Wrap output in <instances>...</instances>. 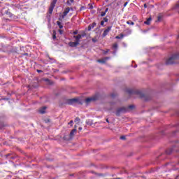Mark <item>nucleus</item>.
<instances>
[{"label": "nucleus", "mask_w": 179, "mask_h": 179, "mask_svg": "<svg viewBox=\"0 0 179 179\" xmlns=\"http://www.w3.org/2000/svg\"><path fill=\"white\" fill-rule=\"evenodd\" d=\"M37 72H38V73H40L43 72V71H41V70H37Z\"/></svg>", "instance_id": "58836bf2"}, {"label": "nucleus", "mask_w": 179, "mask_h": 179, "mask_svg": "<svg viewBox=\"0 0 179 179\" xmlns=\"http://www.w3.org/2000/svg\"><path fill=\"white\" fill-rule=\"evenodd\" d=\"M104 12H105V13H108V8H106Z\"/></svg>", "instance_id": "72a5a7b5"}, {"label": "nucleus", "mask_w": 179, "mask_h": 179, "mask_svg": "<svg viewBox=\"0 0 179 179\" xmlns=\"http://www.w3.org/2000/svg\"><path fill=\"white\" fill-rule=\"evenodd\" d=\"M88 30L89 31L92 30V27L90 25L88 27Z\"/></svg>", "instance_id": "e433bc0d"}, {"label": "nucleus", "mask_w": 179, "mask_h": 179, "mask_svg": "<svg viewBox=\"0 0 179 179\" xmlns=\"http://www.w3.org/2000/svg\"><path fill=\"white\" fill-rule=\"evenodd\" d=\"M106 122H110V121H108V119H106Z\"/></svg>", "instance_id": "79ce46f5"}, {"label": "nucleus", "mask_w": 179, "mask_h": 179, "mask_svg": "<svg viewBox=\"0 0 179 179\" xmlns=\"http://www.w3.org/2000/svg\"><path fill=\"white\" fill-rule=\"evenodd\" d=\"M144 8H148V5L146 3L144 4Z\"/></svg>", "instance_id": "ea45409f"}, {"label": "nucleus", "mask_w": 179, "mask_h": 179, "mask_svg": "<svg viewBox=\"0 0 179 179\" xmlns=\"http://www.w3.org/2000/svg\"><path fill=\"white\" fill-rule=\"evenodd\" d=\"M6 13L8 15L9 17H12V14L9 12H6Z\"/></svg>", "instance_id": "5701e85b"}, {"label": "nucleus", "mask_w": 179, "mask_h": 179, "mask_svg": "<svg viewBox=\"0 0 179 179\" xmlns=\"http://www.w3.org/2000/svg\"><path fill=\"white\" fill-rule=\"evenodd\" d=\"M162 19H163V16L159 15V16L157 17V20L156 22H162Z\"/></svg>", "instance_id": "a211bd4d"}, {"label": "nucleus", "mask_w": 179, "mask_h": 179, "mask_svg": "<svg viewBox=\"0 0 179 179\" xmlns=\"http://www.w3.org/2000/svg\"><path fill=\"white\" fill-rule=\"evenodd\" d=\"M126 92L129 94H136V96H138L141 99H143V97H145V94L142 93V92L139 90H127Z\"/></svg>", "instance_id": "20e7f679"}, {"label": "nucleus", "mask_w": 179, "mask_h": 179, "mask_svg": "<svg viewBox=\"0 0 179 179\" xmlns=\"http://www.w3.org/2000/svg\"><path fill=\"white\" fill-rule=\"evenodd\" d=\"M96 100H99V96H97V95H94L92 97L87 98L85 99V103L89 104V103H92V101H96Z\"/></svg>", "instance_id": "39448f33"}, {"label": "nucleus", "mask_w": 179, "mask_h": 179, "mask_svg": "<svg viewBox=\"0 0 179 179\" xmlns=\"http://www.w3.org/2000/svg\"><path fill=\"white\" fill-rule=\"evenodd\" d=\"M178 38H179V36H178Z\"/></svg>", "instance_id": "c03bdc74"}, {"label": "nucleus", "mask_w": 179, "mask_h": 179, "mask_svg": "<svg viewBox=\"0 0 179 179\" xmlns=\"http://www.w3.org/2000/svg\"><path fill=\"white\" fill-rule=\"evenodd\" d=\"M150 20H152L151 17L148 18V20L144 22L145 24H150Z\"/></svg>", "instance_id": "2eb2a0df"}, {"label": "nucleus", "mask_w": 179, "mask_h": 179, "mask_svg": "<svg viewBox=\"0 0 179 179\" xmlns=\"http://www.w3.org/2000/svg\"><path fill=\"white\" fill-rule=\"evenodd\" d=\"M92 41H93V43H96V42L97 41V39H96V38H92Z\"/></svg>", "instance_id": "2f4dec72"}, {"label": "nucleus", "mask_w": 179, "mask_h": 179, "mask_svg": "<svg viewBox=\"0 0 179 179\" xmlns=\"http://www.w3.org/2000/svg\"><path fill=\"white\" fill-rule=\"evenodd\" d=\"M120 139H122V140H125V136H120Z\"/></svg>", "instance_id": "c85d7f7f"}, {"label": "nucleus", "mask_w": 179, "mask_h": 179, "mask_svg": "<svg viewBox=\"0 0 179 179\" xmlns=\"http://www.w3.org/2000/svg\"><path fill=\"white\" fill-rule=\"evenodd\" d=\"M111 29H113L112 26L107 27V29L103 31L102 37H106L111 31Z\"/></svg>", "instance_id": "6e6552de"}, {"label": "nucleus", "mask_w": 179, "mask_h": 179, "mask_svg": "<svg viewBox=\"0 0 179 179\" xmlns=\"http://www.w3.org/2000/svg\"><path fill=\"white\" fill-rule=\"evenodd\" d=\"M107 59H108V57H105L104 59H98L97 62H99V64H106Z\"/></svg>", "instance_id": "9d476101"}, {"label": "nucleus", "mask_w": 179, "mask_h": 179, "mask_svg": "<svg viewBox=\"0 0 179 179\" xmlns=\"http://www.w3.org/2000/svg\"><path fill=\"white\" fill-rule=\"evenodd\" d=\"M79 131H82V127L78 128Z\"/></svg>", "instance_id": "a19ab883"}, {"label": "nucleus", "mask_w": 179, "mask_h": 179, "mask_svg": "<svg viewBox=\"0 0 179 179\" xmlns=\"http://www.w3.org/2000/svg\"><path fill=\"white\" fill-rule=\"evenodd\" d=\"M96 22H93L91 25H90V27H92V29H94V27H96Z\"/></svg>", "instance_id": "aec40b11"}, {"label": "nucleus", "mask_w": 179, "mask_h": 179, "mask_svg": "<svg viewBox=\"0 0 179 179\" xmlns=\"http://www.w3.org/2000/svg\"><path fill=\"white\" fill-rule=\"evenodd\" d=\"M103 22H108V17H103Z\"/></svg>", "instance_id": "393cba45"}, {"label": "nucleus", "mask_w": 179, "mask_h": 179, "mask_svg": "<svg viewBox=\"0 0 179 179\" xmlns=\"http://www.w3.org/2000/svg\"><path fill=\"white\" fill-rule=\"evenodd\" d=\"M58 0H52V1L50 3V6L49 8V13L51 15L52 13V11L54 10V8H55V5L57 4V1Z\"/></svg>", "instance_id": "0eeeda50"}, {"label": "nucleus", "mask_w": 179, "mask_h": 179, "mask_svg": "<svg viewBox=\"0 0 179 179\" xmlns=\"http://www.w3.org/2000/svg\"><path fill=\"white\" fill-rule=\"evenodd\" d=\"M71 10V8L69 7H67L62 15V19H64V17H65V16H66V15H68L69 13V11Z\"/></svg>", "instance_id": "1a4fd4ad"}, {"label": "nucleus", "mask_w": 179, "mask_h": 179, "mask_svg": "<svg viewBox=\"0 0 179 179\" xmlns=\"http://www.w3.org/2000/svg\"><path fill=\"white\" fill-rule=\"evenodd\" d=\"M59 33L60 34H62V29H59Z\"/></svg>", "instance_id": "4c0bfd02"}, {"label": "nucleus", "mask_w": 179, "mask_h": 179, "mask_svg": "<svg viewBox=\"0 0 179 179\" xmlns=\"http://www.w3.org/2000/svg\"><path fill=\"white\" fill-rule=\"evenodd\" d=\"M57 26H59V29H63L64 26L62 25V24L61 23V22L57 21Z\"/></svg>", "instance_id": "4468645a"}, {"label": "nucleus", "mask_w": 179, "mask_h": 179, "mask_svg": "<svg viewBox=\"0 0 179 179\" xmlns=\"http://www.w3.org/2000/svg\"><path fill=\"white\" fill-rule=\"evenodd\" d=\"M176 152H179L178 150H176Z\"/></svg>", "instance_id": "37998d69"}, {"label": "nucleus", "mask_w": 179, "mask_h": 179, "mask_svg": "<svg viewBox=\"0 0 179 179\" xmlns=\"http://www.w3.org/2000/svg\"><path fill=\"white\" fill-rule=\"evenodd\" d=\"M76 133V129L71 130L69 134L70 139H72V138H73Z\"/></svg>", "instance_id": "9b49d317"}, {"label": "nucleus", "mask_w": 179, "mask_h": 179, "mask_svg": "<svg viewBox=\"0 0 179 179\" xmlns=\"http://www.w3.org/2000/svg\"><path fill=\"white\" fill-rule=\"evenodd\" d=\"M110 51V50H106V51H103V54H107L108 52Z\"/></svg>", "instance_id": "cd10ccee"}, {"label": "nucleus", "mask_w": 179, "mask_h": 179, "mask_svg": "<svg viewBox=\"0 0 179 179\" xmlns=\"http://www.w3.org/2000/svg\"><path fill=\"white\" fill-rule=\"evenodd\" d=\"M72 124H73V120H71V121L69 122V125H71V127H72Z\"/></svg>", "instance_id": "a878e982"}, {"label": "nucleus", "mask_w": 179, "mask_h": 179, "mask_svg": "<svg viewBox=\"0 0 179 179\" xmlns=\"http://www.w3.org/2000/svg\"><path fill=\"white\" fill-rule=\"evenodd\" d=\"M75 122H80V118L76 117L74 120Z\"/></svg>", "instance_id": "4be33fe9"}, {"label": "nucleus", "mask_w": 179, "mask_h": 179, "mask_svg": "<svg viewBox=\"0 0 179 179\" xmlns=\"http://www.w3.org/2000/svg\"><path fill=\"white\" fill-rule=\"evenodd\" d=\"M73 34H74V36H76V34H78V31H74L73 32Z\"/></svg>", "instance_id": "bb28decb"}, {"label": "nucleus", "mask_w": 179, "mask_h": 179, "mask_svg": "<svg viewBox=\"0 0 179 179\" xmlns=\"http://www.w3.org/2000/svg\"><path fill=\"white\" fill-rule=\"evenodd\" d=\"M45 110H47V108L45 106H43L41 109H39L38 112L40 113V114H45Z\"/></svg>", "instance_id": "f8f14e48"}, {"label": "nucleus", "mask_w": 179, "mask_h": 179, "mask_svg": "<svg viewBox=\"0 0 179 179\" xmlns=\"http://www.w3.org/2000/svg\"><path fill=\"white\" fill-rule=\"evenodd\" d=\"M70 1V3H69ZM69 1L67 2V3H73V0H69Z\"/></svg>", "instance_id": "7c9ffc66"}, {"label": "nucleus", "mask_w": 179, "mask_h": 179, "mask_svg": "<svg viewBox=\"0 0 179 179\" xmlns=\"http://www.w3.org/2000/svg\"><path fill=\"white\" fill-rule=\"evenodd\" d=\"M128 5V2H125L124 4V6L125 8V6H127Z\"/></svg>", "instance_id": "c9c22d12"}, {"label": "nucleus", "mask_w": 179, "mask_h": 179, "mask_svg": "<svg viewBox=\"0 0 179 179\" xmlns=\"http://www.w3.org/2000/svg\"><path fill=\"white\" fill-rule=\"evenodd\" d=\"M174 150V148H169L166 150V155H171L173 153V151Z\"/></svg>", "instance_id": "ddd939ff"}, {"label": "nucleus", "mask_w": 179, "mask_h": 179, "mask_svg": "<svg viewBox=\"0 0 179 179\" xmlns=\"http://www.w3.org/2000/svg\"><path fill=\"white\" fill-rule=\"evenodd\" d=\"M52 38L53 40H55L57 38V32L54 30L52 33Z\"/></svg>", "instance_id": "dca6fc26"}, {"label": "nucleus", "mask_w": 179, "mask_h": 179, "mask_svg": "<svg viewBox=\"0 0 179 179\" xmlns=\"http://www.w3.org/2000/svg\"><path fill=\"white\" fill-rule=\"evenodd\" d=\"M113 48H115V50H117L118 48V44L115 43V44H113Z\"/></svg>", "instance_id": "412c9836"}, {"label": "nucleus", "mask_w": 179, "mask_h": 179, "mask_svg": "<svg viewBox=\"0 0 179 179\" xmlns=\"http://www.w3.org/2000/svg\"><path fill=\"white\" fill-rule=\"evenodd\" d=\"M124 38V34H121L120 36H117L115 37V38H117V40H120L121 38Z\"/></svg>", "instance_id": "f3484780"}, {"label": "nucleus", "mask_w": 179, "mask_h": 179, "mask_svg": "<svg viewBox=\"0 0 179 179\" xmlns=\"http://www.w3.org/2000/svg\"><path fill=\"white\" fill-rule=\"evenodd\" d=\"M127 24H131V26H134V24H135V23L132 21H127Z\"/></svg>", "instance_id": "6ab92c4d"}, {"label": "nucleus", "mask_w": 179, "mask_h": 179, "mask_svg": "<svg viewBox=\"0 0 179 179\" xmlns=\"http://www.w3.org/2000/svg\"><path fill=\"white\" fill-rule=\"evenodd\" d=\"M134 108H135L134 105H129L127 108H120L116 111V115L117 117H120L122 113H127V111H129V110H134Z\"/></svg>", "instance_id": "f03ea898"}, {"label": "nucleus", "mask_w": 179, "mask_h": 179, "mask_svg": "<svg viewBox=\"0 0 179 179\" xmlns=\"http://www.w3.org/2000/svg\"><path fill=\"white\" fill-rule=\"evenodd\" d=\"M101 26H104V21L101 22Z\"/></svg>", "instance_id": "473e14b6"}, {"label": "nucleus", "mask_w": 179, "mask_h": 179, "mask_svg": "<svg viewBox=\"0 0 179 179\" xmlns=\"http://www.w3.org/2000/svg\"><path fill=\"white\" fill-rule=\"evenodd\" d=\"M111 97H115V96H117V94H111Z\"/></svg>", "instance_id": "c756f323"}, {"label": "nucleus", "mask_w": 179, "mask_h": 179, "mask_svg": "<svg viewBox=\"0 0 179 179\" xmlns=\"http://www.w3.org/2000/svg\"><path fill=\"white\" fill-rule=\"evenodd\" d=\"M22 55H26L27 57H29V53H24Z\"/></svg>", "instance_id": "f704fd0d"}, {"label": "nucleus", "mask_w": 179, "mask_h": 179, "mask_svg": "<svg viewBox=\"0 0 179 179\" xmlns=\"http://www.w3.org/2000/svg\"><path fill=\"white\" fill-rule=\"evenodd\" d=\"M179 59V54L173 55L166 61V65H173L177 64V60Z\"/></svg>", "instance_id": "7ed1b4c3"}, {"label": "nucleus", "mask_w": 179, "mask_h": 179, "mask_svg": "<svg viewBox=\"0 0 179 179\" xmlns=\"http://www.w3.org/2000/svg\"><path fill=\"white\" fill-rule=\"evenodd\" d=\"M66 103L69 106H72L73 104H76V103H79V99L73 98V99H68Z\"/></svg>", "instance_id": "423d86ee"}, {"label": "nucleus", "mask_w": 179, "mask_h": 179, "mask_svg": "<svg viewBox=\"0 0 179 179\" xmlns=\"http://www.w3.org/2000/svg\"><path fill=\"white\" fill-rule=\"evenodd\" d=\"M101 16L103 17L104 16H106V12H101Z\"/></svg>", "instance_id": "b1692460"}, {"label": "nucleus", "mask_w": 179, "mask_h": 179, "mask_svg": "<svg viewBox=\"0 0 179 179\" xmlns=\"http://www.w3.org/2000/svg\"><path fill=\"white\" fill-rule=\"evenodd\" d=\"M82 37H85V35H81V34L74 35L73 36V38H75L76 41H74V42H72V41L69 42V47H71V48H74L77 45H79V44L80 43V38H82Z\"/></svg>", "instance_id": "f257e3e1"}]
</instances>
